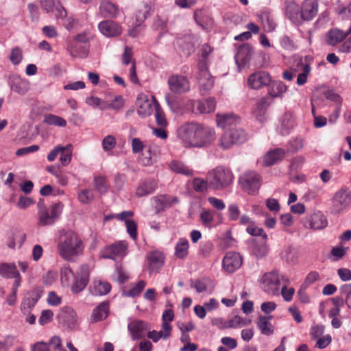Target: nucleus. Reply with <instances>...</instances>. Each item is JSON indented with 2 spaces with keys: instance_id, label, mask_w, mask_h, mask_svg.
I'll list each match as a JSON object with an SVG mask.
<instances>
[{
  "instance_id": "nucleus-1",
  "label": "nucleus",
  "mask_w": 351,
  "mask_h": 351,
  "mask_svg": "<svg viewBox=\"0 0 351 351\" xmlns=\"http://www.w3.org/2000/svg\"><path fill=\"white\" fill-rule=\"evenodd\" d=\"M178 134L186 148H206L217 138L215 128L194 121L182 125Z\"/></svg>"
},
{
  "instance_id": "nucleus-2",
  "label": "nucleus",
  "mask_w": 351,
  "mask_h": 351,
  "mask_svg": "<svg viewBox=\"0 0 351 351\" xmlns=\"http://www.w3.org/2000/svg\"><path fill=\"white\" fill-rule=\"evenodd\" d=\"M90 269L88 265L82 264L74 272L69 265H64L60 270V280L63 286L71 287L73 293L83 291L90 278Z\"/></svg>"
},
{
  "instance_id": "nucleus-3",
  "label": "nucleus",
  "mask_w": 351,
  "mask_h": 351,
  "mask_svg": "<svg viewBox=\"0 0 351 351\" xmlns=\"http://www.w3.org/2000/svg\"><path fill=\"white\" fill-rule=\"evenodd\" d=\"M84 244L80 236L75 232H65L60 237L58 250L60 256L69 262H75L84 251Z\"/></svg>"
},
{
  "instance_id": "nucleus-4",
  "label": "nucleus",
  "mask_w": 351,
  "mask_h": 351,
  "mask_svg": "<svg viewBox=\"0 0 351 351\" xmlns=\"http://www.w3.org/2000/svg\"><path fill=\"white\" fill-rule=\"evenodd\" d=\"M206 178L211 189L222 190L232 183L234 176L229 168L218 166L208 171Z\"/></svg>"
},
{
  "instance_id": "nucleus-5",
  "label": "nucleus",
  "mask_w": 351,
  "mask_h": 351,
  "mask_svg": "<svg viewBox=\"0 0 351 351\" xmlns=\"http://www.w3.org/2000/svg\"><path fill=\"white\" fill-rule=\"evenodd\" d=\"M38 223L40 226H51L59 218L62 213L63 204L57 202L49 208H46L43 201L38 203Z\"/></svg>"
},
{
  "instance_id": "nucleus-6",
  "label": "nucleus",
  "mask_w": 351,
  "mask_h": 351,
  "mask_svg": "<svg viewBox=\"0 0 351 351\" xmlns=\"http://www.w3.org/2000/svg\"><path fill=\"white\" fill-rule=\"evenodd\" d=\"M247 138L245 131L241 128L226 130L220 137L218 145L222 149H228L234 145L244 143Z\"/></svg>"
},
{
  "instance_id": "nucleus-7",
  "label": "nucleus",
  "mask_w": 351,
  "mask_h": 351,
  "mask_svg": "<svg viewBox=\"0 0 351 351\" xmlns=\"http://www.w3.org/2000/svg\"><path fill=\"white\" fill-rule=\"evenodd\" d=\"M351 204V191L347 187L338 190L332 199V210L334 214L343 212Z\"/></svg>"
},
{
  "instance_id": "nucleus-8",
  "label": "nucleus",
  "mask_w": 351,
  "mask_h": 351,
  "mask_svg": "<svg viewBox=\"0 0 351 351\" xmlns=\"http://www.w3.org/2000/svg\"><path fill=\"white\" fill-rule=\"evenodd\" d=\"M261 176L255 171H247L239 178L242 189L250 195H255L261 184Z\"/></svg>"
},
{
  "instance_id": "nucleus-9",
  "label": "nucleus",
  "mask_w": 351,
  "mask_h": 351,
  "mask_svg": "<svg viewBox=\"0 0 351 351\" xmlns=\"http://www.w3.org/2000/svg\"><path fill=\"white\" fill-rule=\"evenodd\" d=\"M128 253V243L125 241H119L105 247L101 252V257L112 260L122 259Z\"/></svg>"
},
{
  "instance_id": "nucleus-10",
  "label": "nucleus",
  "mask_w": 351,
  "mask_h": 351,
  "mask_svg": "<svg viewBox=\"0 0 351 351\" xmlns=\"http://www.w3.org/2000/svg\"><path fill=\"white\" fill-rule=\"evenodd\" d=\"M291 70L295 74L298 73L297 84L304 85L307 82L308 76L311 71L307 57L296 59L292 65Z\"/></svg>"
},
{
  "instance_id": "nucleus-11",
  "label": "nucleus",
  "mask_w": 351,
  "mask_h": 351,
  "mask_svg": "<svg viewBox=\"0 0 351 351\" xmlns=\"http://www.w3.org/2000/svg\"><path fill=\"white\" fill-rule=\"evenodd\" d=\"M280 285V274L276 271L265 274L261 279V288L269 294L278 293Z\"/></svg>"
},
{
  "instance_id": "nucleus-12",
  "label": "nucleus",
  "mask_w": 351,
  "mask_h": 351,
  "mask_svg": "<svg viewBox=\"0 0 351 351\" xmlns=\"http://www.w3.org/2000/svg\"><path fill=\"white\" fill-rule=\"evenodd\" d=\"M73 146L71 144H67L65 146L58 145L56 146L47 155V160L53 162L60 154V160L63 166H67L72 160Z\"/></svg>"
},
{
  "instance_id": "nucleus-13",
  "label": "nucleus",
  "mask_w": 351,
  "mask_h": 351,
  "mask_svg": "<svg viewBox=\"0 0 351 351\" xmlns=\"http://www.w3.org/2000/svg\"><path fill=\"white\" fill-rule=\"evenodd\" d=\"M169 88L174 93L182 94L189 91L190 82L186 76L173 75L168 78Z\"/></svg>"
},
{
  "instance_id": "nucleus-14",
  "label": "nucleus",
  "mask_w": 351,
  "mask_h": 351,
  "mask_svg": "<svg viewBox=\"0 0 351 351\" xmlns=\"http://www.w3.org/2000/svg\"><path fill=\"white\" fill-rule=\"evenodd\" d=\"M199 90L202 94H204L210 90L214 84V79L211 76L208 66L202 64L198 66V75L197 77Z\"/></svg>"
},
{
  "instance_id": "nucleus-15",
  "label": "nucleus",
  "mask_w": 351,
  "mask_h": 351,
  "mask_svg": "<svg viewBox=\"0 0 351 351\" xmlns=\"http://www.w3.org/2000/svg\"><path fill=\"white\" fill-rule=\"evenodd\" d=\"M188 105L189 109L193 112L210 113L215 110L216 102L214 98L209 97L202 101L191 100Z\"/></svg>"
},
{
  "instance_id": "nucleus-16",
  "label": "nucleus",
  "mask_w": 351,
  "mask_h": 351,
  "mask_svg": "<svg viewBox=\"0 0 351 351\" xmlns=\"http://www.w3.org/2000/svg\"><path fill=\"white\" fill-rule=\"evenodd\" d=\"M243 259L240 254L234 252H228L222 261L223 268L229 273H233L242 265Z\"/></svg>"
},
{
  "instance_id": "nucleus-17",
  "label": "nucleus",
  "mask_w": 351,
  "mask_h": 351,
  "mask_svg": "<svg viewBox=\"0 0 351 351\" xmlns=\"http://www.w3.org/2000/svg\"><path fill=\"white\" fill-rule=\"evenodd\" d=\"M271 80V77L268 73L261 71L250 75L247 82L251 88L259 89L263 86H268Z\"/></svg>"
},
{
  "instance_id": "nucleus-18",
  "label": "nucleus",
  "mask_w": 351,
  "mask_h": 351,
  "mask_svg": "<svg viewBox=\"0 0 351 351\" xmlns=\"http://www.w3.org/2000/svg\"><path fill=\"white\" fill-rule=\"evenodd\" d=\"M8 82L10 89L19 95H25L29 89V82L19 75H10Z\"/></svg>"
},
{
  "instance_id": "nucleus-19",
  "label": "nucleus",
  "mask_w": 351,
  "mask_h": 351,
  "mask_svg": "<svg viewBox=\"0 0 351 351\" xmlns=\"http://www.w3.org/2000/svg\"><path fill=\"white\" fill-rule=\"evenodd\" d=\"M99 32L106 37L119 36L122 33L121 27L114 21H104L99 23Z\"/></svg>"
},
{
  "instance_id": "nucleus-20",
  "label": "nucleus",
  "mask_w": 351,
  "mask_h": 351,
  "mask_svg": "<svg viewBox=\"0 0 351 351\" xmlns=\"http://www.w3.org/2000/svg\"><path fill=\"white\" fill-rule=\"evenodd\" d=\"M317 0H304L301 5L302 18L303 21H311L318 13Z\"/></svg>"
},
{
  "instance_id": "nucleus-21",
  "label": "nucleus",
  "mask_w": 351,
  "mask_h": 351,
  "mask_svg": "<svg viewBox=\"0 0 351 351\" xmlns=\"http://www.w3.org/2000/svg\"><path fill=\"white\" fill-rule=\"evenodd\" d=\"M158 103L153 96L152 99H148L147 97L138 98V108L137 112L140 117H146L152 114L155 110V104Z\"/></svg>"
},
{
  "instance_id": "nucleus-22",
  "label": "nucleus",
  "mask_w": 351,
  "mask_h": 351,
  "mask_svg": "<svg viewBox=\"0 0 351 351\" xmlns=\"http://www.w3.org/2000/svg\"><path fill=\"white\" fill-rule=\"evenodd\" d=\"M42 293L43 291L39 289H34L30 293L29 296L23 299L21 304V310L24 315H29L31 310L41 298Z\"/></svg>"
},
{
  "instance_id": "nucleus-23",
  "label": "nucleus",
  "mask_w": 351,
  "mask_h": 351,
  "mask_svg": "<svg viewBox=\"0 0 351 351\" xmlns=\"http://www.w3.org/2000/svg\"><path fill=\"white\" fill-rule=\"evenodd\" d=\"M253 54V49L249 44L241 45L235 55V61L239 67L248 64Z\"/></svg>"
},
{
  "instance_id": "nucleus-24",
  "label": "nucleus",
  "mask_w": 351,
  "mask_h": 351,
  "mask_svg": "<svg viewBox=\"0 0 351 351\" xmlns=\"http://www.w3.org/2000/svg\"><path fill=\"white\" fill-rule=\"evenodd\" d=\"M99 11L104 18L116 19L119 14V7L109 0H102L100 2Z\"/></svg>"
},
{
  "instance_id": "nucleus-25",
  "label": "nucleus",
  "mask_w": 351,
  "mask_h": 351,
  "mask_svg": "<svg viewBox=\"0 0 351 351\" xmlns=\"http://www.w3.org/2000/svg\"><path fill=\"white\" fill-rule=\"evenodd\" d=\"M128 329L133 340L140 339L145 336L147 324L142 320H134L128 324Z\"/></svg>"
},
{
  "instance_id": "nucleus-26",
  "label": "nucleus",
  "mask_w": 351,
  "mask_h": 351,
  "mask_svg": "<svg viewBox=\"0 0 351 351\" xmlns=\"http://www.w3.org/2000/svg\"><path fill=\"white\" fill-rule=\"evenodd\" d=\"M104 99H106V106L102 108L112 109L119 110L122 108L125 104V99L120 95H114L111 92L104 93Z\"/></svg>"
},
{
  "instance_id": "nucleus-27",
  "label": "nucleus",
  "mask_w": 351,
  "mask_h": 351,
  "mask_svg": "<svg viewBox=\"0 0 351 351\" xmlns=\"http://www.w3.org/2000/svg\"><path fill=\"white\" fill-rule=\"evenodd\" d=\"M285 155V150L281 148H276L267 152L263 156V165L269 167L274 165L282 160Z\"/></svg>"
},
{
  "instance_id": "nucleus-28",
  "label": "nucleus",
  "mask_w": 351,
  "mask_h": 351,
  "mask_svg": "<svg viewBox=\"0 0 351 351\" xmlns=\"http://www.w3.org/2000/svg\"><path fill=\"white\" fill-rule=\"evenodd\" d=\"M60 317L66 326L71 329H74L78 326L77 313L70 307H64L61 311Z\"/></svg>"
},
{
  "instance_id": "nucleus-29",
  "label": "nucleus",
  "mask_w": 351,
  "mask_h": 351,
  "mask_svg": "<svg viewBox=\"0 0 351 351\" xmlns=\"http://www.w3.org/2000/svg\"><path fill=\"white\" fill-rule=\"evenodd\" d=\"M148 269L150 273L158 271L164 264L163 254L154 251L149 253L147 256Z\"/></svg>"
},
{
  "instance_id": "nucleus-30",
  "label": "nucleus",
  "mask_w": 351,
  "mask_h": 351,
  "mask_svg": "<svg viewBox=\"0 0 351 351\" xmlns=\"http://www.w3.org/2000/svg\"><path fill=\"white\" fill-rule=\"evenodd\" d=\"M285 15L293 23H299L303 21L301 6L294 1H290L287 4Z\"/></svg>"
},
{
  "instance_id": "nucleus-31",
  "label": "nucleus",
  "mask_w": 351,
  "mask_h": 351,
  "mask_svg": "<svg viewBox=\"0 0 351 351\" xmlns=\"http://www.w3.org/2000/svg\"><path fill=\"white\" fill-rule=\"evenodd\" d=\"M216 122L219 127L226 129L236 125L240 122V118L234 114H217Z\"/></svg>"
},
{
  "instance_id": "nucleus-32",
  "label": "nucleus",
  "mask_w": 351,
  "mask_h": 351,
  "mask_svg": "<svg viewBox=\"0 0 351 351\" xmlns=\"http://www.w3.org/2000/svg\"><path fill=\"white\" fill-rule=\"evenodd\" d=\"M347 38V34L338 28L330 29L326 36V43L330 46H336Z\"/></svg>"
},
{
  "instance_id": "nucleus-33",
  "label": "nucleus",
  "mask_w": 351,
  "mask_h": 351,
  "mask_svg": "<svg viewBox=\"0 0 351 351\" xmlns=\"http://www.w3.org/2000/svg\"><path fill=\"white\" fill-rule=\"evenodd\" d=\"M309 225L313 230H321L328 226V221L322 212L317 211L309 217Z\"/></svg>"
},
{
  "instance_id": "nucleus-34",
  "label": "nucleus",
  "mask_w": 351,
  "mask_h": 351,
  "mask_svg": "<svg viewBox=\"0 0 351 351\" xmlns=\"http://www.w3.org/2000/svg\"><path fill=\"white\" fill-rule=\"evenodd\" d=\"M151 11L150 5L145 2L140 3L135 13V25L141 27Z\"/></svg>"
},
{
  "instance_id": "nucleus-35",
  "label": "nucleus",
  "mask_w": 351,
  "mask_h": 351,
  "mask_svg": "<svg viewBox=\"0 0 351 351\" xmlns=\"http://www.w3.org/2000/svg\"><path fill=\"white\" fill-rule=\"evenodd\" d=\"M67 51L73 57L86 58L88 55V50L75 40L67 44Z\"/></svg>"
},
{
  "instance_id": "nucleus-36",
  "label": "nucleus",
  "mask_w": 351,
  "mask_h": 351,
  "mask_svg": "<svg viewBox=\"0 0 351 351\" xmlns=\"http://www.w3.org/2000/svg\"><path fill=\"white\" fill-rule=\"evenodd\" d=\"M287 91V86L280 81H274L269 84L268 88V96L271 98L281 97Z\"/></svg>"
},
{
  "instance_id": "nucleus-37",
  "label": "nucleus",
  "mask_w": 351,
  "mask_h": 351,
  "mask_svg": "<svg viewBox=\"0 0 351 351\" xmlns=\"http://www.w3.org/2000/svg\"><path fill=\"white\" fill-rule=\"evenodd\" d=\"M157 187V184L154 180L144 182L138 185L136 188V195L137 197H143L149 195L154 192Z\"/></svg>"
},
{
  "instance_id": "nucleus-38",
  "label": "nucleus",
  "mask_w": 351,
  "mask_h": 351,
  "mask_svg": "<svg viewBox=\"0 0 351 351\" xmlns=\"http://www.w3.org/2000/svg\"><path fill=\"white\" fill-rule=\"evenodd\" d=\"M19 271L14 263H0V276L6 278L18 276Z\"/></svg>"
},
{
  "instance_id": "nucleus-39",
  "label": "nucleus",
  "mask_w": 351,
  "mask_h": 351,
  "mask_svg": "<svg viewBox=\"0 0 351 351\" xmlns=\"http://www.w3.org/2000/svg\"><path fill=\"white\" fill-rule=\"evenodd\" d=\"M272 319V316H260L257 322V326L261 330V333L265 335H271L274 332V326L269 322V320Z\"/></svg>"
},
{
  "instance_id": "nucleus-40",
  "label": "nucleus",
  "mask_w": 351,
  "mask_h": 351,
  "mask_svg": "<svg viewBox=\"0 0 351 351\" xmlns=\"http://www.w3.org/2000/svg\"><path fill=\"white\" fill-rule=\"evenodd\" d=\"M189 243L186 238H180L175 246V256L184 259L189 254Z\"/></svg>"
},
{
  "instance_id": "nucleus-41",
  "label": "nucleus",
  "mask_w": 351,
  "mask_h": 351,
  "mask_svg": "<svg viewBox=\"0 0 351 351\" xmlns=\"http://www.w3.org/2000/svg\"><path fill=\"white\" fill-rule=\"evenodd\" d=\"M109 313V304L108 302H101L93 311L92 320L99 322L106 319Z\"/></svg>"
},
{
  "instance_id": "nucleus-42",
  "label": "nucleus",
  "mask_w": 351,
  "mask_h": 351,
  "mask_svg": "<svg viewBox=\"0 0 351 351\" xmlns=\"http://www.w3.org/2000/svg\"><path fill=\"white\" fill-rule=\"evenodd\" d=\"M213 51V49L207 43H204L201 46L198 52V66H200L202 64L208 66V58Z\"/></svg>"
},
{
  "instance_id": "nucleus-43",
  "label": "nucleus",
  "mask_w": 351,
  "mask_h": 351,
  "mask_svg": "<svg viewBox=\"0 0 351 351\" xmlns=\"http://www.w3.org/2000/svg\"><path fill=\"white\" fill-rule=\"evenodd\" d=\"M111 285L108 282L95 280L91 287V293L95 295H104L110 292Z\"/></svg>"
},
{
  "instance_id": "nucleus-44",
  "label": "nucleus",
  "mask_w": 351,
  "mask_h": 351,
  "mask_svg": "<svg viewBox=\"0 0 351 351\" xmlns=\"http://www.w3.org/2000/svg\"><path fill=\"white\" fill-rule=\"evenodd\" d=\"M169 167L176 173L183 174L186 176H192L193 175V171L180 161L173 160L171 162Z\"/></svg>"
},
{
  "instance_id": "nucleus-45",
  "label": "nucleus",
  "mask_w": 351,
  "mask_h": 351,
  "mask_svg": "<svg viewBox=\"0 0 351 351\" xmlns=\"http://www.w3.org/2000/svg\"><path fill=\"white\" fill-rule=\"evenodd\" d=\"M281 257L287 263L294 264L298 258L297 250L291 245L286 246L281 252Z\"/></svg>"
},
{
  "instance_id": "nucleus-46",
  "label": "nucleus",
  "mask_w": 351,
  "mask_h": 351,
  "mask_svg": "<svg viewBox=\"0 0 351 351\" xmlns=\"http://www.w3.org/2000/svg\"><path fill=\"white\" fill-rule=\"evenodd\" d=\"M145 285L146 282L144 280H140L135 285H132L129 290H123L122 295L125 297H136L144 289Z\"/></svg>"
},
{
  "instance_id": "nucleus-47",
  "label": "nucleus",
  "mask_w": 351,
  "mask_h": 351,
  "mask_svg": "<svg viewBox=\"0 0 351 351\" xmlns=\"http://www.w3.org/2000/svg\"><path fill=\"white\" fill-rule=\"evenodd\" d=\"M294 127V119L291 114H285L280 123V132L282 135H287Z\"/></svg>"
},
{
  "instance_id": "nucleus-48",
  "label": "nucleus",
  "mask_w": 351,
  "mask_h": 351,
  "mask_svg": "<svg viewBox=\"0 0 351 351\" xmlns=\"http://www.w3.org/2000/svg\"><path fill=\"white\" fill-rule=\"evenodd\" d=\"M44 122L48 125L58 127H65L66 121L63 118L52 114H46L44 117Z\"/></svg>"
},
{
  "instance_id": "nucleus-49",
  "label": "nucleus",
  "mask_w": 351,
  "mask_h": 351,
  "mask_svg": "<svg viewBox=\"0 0 351 351\" xmlns=\"http://www.w3.org/2000/svg\"><path fill=\"white\" fill-rule=\"evenodd\" d=\"M211 282L208 279H203L195 281L193 284H192L191 287L195 288L196 291L199 293L204 292H210Z\"/></svg>"
},
{
  "instance_id": "nucleus-50",
  "label": "nucleus",
  "mask_w": 351,
  "mask_h": 351,
  "mask_svg": "<svg viewBox=\"0 0 351 351\" xmlns=\"http://www.w3.org/2000/svg\"><path fill=\"white\" fill-rule=\"evenodd\" d=\"M200 219L204 226L210 228L214 221V213L210 210L204 209L200 213Z\"/></svg>"
},
{
  "instance_id": "nucleus-51",
  "label": "nucleus",
  "mask_w": 351,
  "mask_h": 351,
  "mask_svg": "<svg viewBox=\"0 0 351 351\" xmlns=\"http://www.w3.org/2000/svg\"><path fill=\"white\" fill-rule=\"evenodd\" d=\"M86 103L88 106L97 108H98L101 110H105L106 108H102L103 106H106V99L102 100L99 97L95 96H90L86 98Z\"/></svg>"
},
{
  "instance_id": "nucleus-52",
  "label": "nucleus",
  "mask_w": 351,
  "mask_h": 351,
  "mask_svg": "<svg viewBox=\"0 0 351 351\" xmlns=\"http://www.w3.org/2000/svg\"><path fill=\"white\" fill-rule=\"evenodd\" d=\"M268 246L265 241L256 244L253 247L254 254L258 258H263L268 253Z\"/></svg>"
},
{
  "instance_id": "nucleus-53",
  "label": "nucleus",
  "mask_w": 351,
  "mask_h": 351,
  "mask_svg": "<svg viewBox=\"0 0 351 351\" xmlns=\"http://www.w3.org/2000/svg\"><path fill=\"white\" fill-rule=\"evenodd\" d=\"M155 118L156 123L159 126L165 127L167 125L165 114L158 103L155 104Z\"/></svg>"
},
{
  "instance_id": "nucleus-54",
  "label": "nucleus",
  "mask_w": 351,
  "mask_h": 351,
  "mask_svg": "<svg viewBox=\"0 0 351 351\" xmlns=\"http://www.w3.org/2000/svg\"><path fill=\"white\" fill-rule=\"evenodd\" d=\"M261 21L265 30L267 32H273L276 27L274 21L271 19L266 13L262 14L261 16Z\"/></svg>"
},
{
  "instance_id": "nucleus-55",
  "label": "nucleus",
  "mask_w": 351,
  "mask_h": 351,
  "mask_svg": "<svg viewBox=\"0 0 351 351\" xmlns=\"http://www.w3.org/2000/svg\"><path fill=\"white\" fill-rule=\"evenodd\" d=\"M208 186L210 187L207 178L206 180H204L202 178H196L193 181V188L197 192L203 193L207 190Z\"/></svg>"
},
{
  "instance_id": "nucleus-56",
  "label": "nucleus",
  "mask_w": 351,
  "mask_h": 351,
  "mask_svg": "<svg viewBox=\"0 0 351 351\" xmlns=\"http://www.w3.org/2000/svg\"><path fill=\"white\" fill-rule=\"evenodd\" d=\"M102 148L105 152L112 151L117 145V141L114 136L108 135L102 140Z\"/></svg>"
},
{
  "instance_id": "nucleus-57",
  "label": "nucleus",
  "mask_w": 351,
  "mask_h": 351,
  "mask_svg": "<svg viewBox=\"0 0 351 351\" xmlns=\"http://www.w3.org/2000/svg\"><path fill=\"white\" fill-rule=\"evenodd\" d=\"M95 188L97 191L101 194H104L108 191V184L106 180L103 176H98L95 178Z\"/></svg>"
},
{
  "instance_id": "nucleus-58",
  "label": "nucleus",
  "mask_w": 351,
  "mask_h": 351,
  "mask_svg": "<svg viewBox=\"0 0 351 351\" xmlns=\"http://www.w3.org/2000/svg\"><path fill=\"white\" fill-rule=\"evenodd\" d=\"M93 199L94 194L91 190L84 189L78 193V199L82 204H88Z\"/></svg>"
},
{
  "instance_id": "nucleus-59",
  "label": "nucleus",
  "mask_w": 351,
  "mask_h": 351,
  "mask_svg": "<svg viewBox=\"0 0 351 351\" xmlns=\"http://www.w3.org/2000/svg\"><path fill=\"white\" fill-rule=\"evenodd\" d=\"M340 292L345 298V303L351 309V284H345L340 287Z\"/></svg>"
},
{
  "instance_id": "nucleus-60",
  "label": "nucleus",
  "mask_w": 351,
  "mask_h": 351,
  "mask_svg": "<svg viewBox=\"0 0 351 351\" xmlns=\"http://www.w3.org/2000/svg\"><path fill=\"white\" fill-rule=\"evenodd\" d=\"M25 234H14L10 237L8 241V245L10 248H14L16 245V243H19V245L21 246L25 240Z\"/></svg>"
},
{
  "instance_id": "nucleus-61",
  "label": "nucleus",
  "mask_w": 351,
  "mask_h": 351,
  "mask_svg": "<svg viewBox=\"0 0 351 351\" xmlns=\"http://www.w3.org/2000/svg\"><path fill=\"white\" fill-rule=\"evenodd\" d=\"M125 224L127 232L133 240H136L137 238V223L136 221L133 219L131 221H126V223Z\"/></svg>"
},
{
  "instance_id": "nucleus-62",
  "label": "nucleus",
  "mask_w": 351,
  "mask_h": 351,
  "mask_svg": "<svg viewBox=\"0 0 351 351\" xmlns=\"http://www.w3.org/2000/svg\"><path fill=\"white\" fill-rule=\"evenodd\" d=\"M246 231L248 234L252 236H262L264 239H266L267 237V234L264 232L263 229L258 228L254 224V223L247 227Z\"/></svg>"
},
{
  "instance_id": "nucleus-63",
  "label": "nucleus",
  "mask_w": 351,
  "mask_h": 351,
  "mask_svg": "<svg viewBox=\"0 0 351 351\" xmlns=\"http://www.w3.org/2000/svg\"><path fill=\"white\" fill-rule=\"evenodd\" d=\"M324 332V326L323 325L313 326L310 329V336L313 340H317L321 337Z\"/></svg>"
},
{
  "instance_id": "nucleus-64",
  "label": "nucleus",
  "mask_w": 351,
  "mask_h": 351,
  "mask_svg": "<svg viewBox=\"0 0 351 351\" xmlns=\"http://www.w3.org/2000/svg\"><path fill=\"white\" fill-rule=\"evenodd\" d=\"M53 316V313L51 310H43L41 312V315L38 319V322L40 325H45L52 320Z\"/></svg>"
}]
</instances>
